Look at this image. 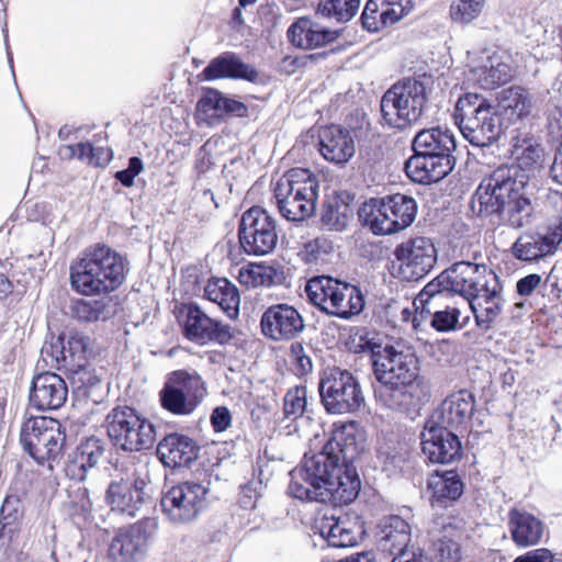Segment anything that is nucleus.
<instances>
[{
	"label": "nucleus",
	"mask_w": 562,
	"mask_h": 562,
	"mask_svg": "<svg viewBox=\"0 0 562 562\" xmlns=\"http://www.w3.org/2000/svg\"><path fill=\"white\" fill-rule=\"evenodd\" d=\"M431 548L439 562H465L470 538L467 520L461 515H440L429 529Z\"/></svg>",
	"instance_id": "9d476101"
},
{
	"label": "nucleus",
	"mask_w": 562,
	"mask_h": 562,
	"mask_svg": "<svg viewBox=\"0 0 562 562\" xmlns=\"http://www.w3.org/2000/svg\"><path fill=\"white\" fill-rule=\"evenodd\" d=\"M453 117L463 137L477 147L492 145L505 130L496 108L477 93L459 97Z\"/></svg>",
	"instance_id": "423d86ee"
},
{
	"label": "nucleus",
	"mask_w": 562,
	"mask_h": 562,
	"mask_svg": "<svg viewBox=\"0 0 562 562\" xmlns=\"http://www.w3.org/2000/svg\"><path fill=\"white\" fill-rule=\"evenodd\" d=\"M479 328L488 330L501 315L504 304L502 285L497 276H490V283L469 301Z\"/></svg>",
	"instance_id": "393cba45"
},
{
	"label": "nucleus",
	"mask_w": 562,
	"mask_h": 562,
	"mask_svg": "<svg viewBox=\"0 0 562 562\" xmlns=\"http://www.w3.org/2000/svg\"><path fill=\"white\" fill-rule=\"evenodd\" d=\"M422 451L431 463L449 464L462 457L459 437L449 428L427 420L420 435Z\"/></svg>",
	"instance_id": "f3484780"
},
{
	"label": "nucleus",
	"mask_w": 562,
	"mask_h": 562,
	"mask_svg": "<svg viewBox=\"0 0 562 562\" xmlns=\"http://www.w3.org/2000/svg\"><path fill=\"white\" fill-rule=\"evenodd\" d=\"M450 290L468 301L475 296L490 283V276H496L485 265L459 261L447 269Z\"/></svg>",
	"instance_id": "aec40b11"
},
{
	"label": "nucleus",
	"mask_w": 562,
	"mask_h": 562,
	"mask_svg": "<svg viewBox=\"0 0 562 562\" xmlns=\"http://www.w3.org/2000/svg\"><path fill=\"white\" fill-rule=\"evenodd\" d=\"M139 501L140 492L138 488L133 491L127 482L112 483L108 488L106 502L114 510L135 516Z\"/></svg>",
	"instance_id": "a18cd8bd"
},
{
	"label": "nucleus",
	"mask_w": 562,
	"mask_h": 562,
	"mask_svg": "<svg viewBox=\"0 0 562 562\" xmlns=\"http://www.w3.org/2000/svg\"><path fill=\"white\" fill-rule=\"evenodd\" d=\"M430 318V326L440 333L456 330L459 324L460 310L456 306L429 307V312L417 311L412 319L414 329L418 330L423 323Z\"/></svg>",
	"instance_id": "4c0bfd02"
},
{
	"label": "nucleus",
	"mask_w": 562,
	"mask_h": 562,
	"mask_svg": "<svg viewBox=\"0 0 562 562\" xmlns=\"http://www.w3.org/2000/svg\"><path fill=\"white\" fill-rule=\"evenodd\" d=\"M102 454L101 441L97 438H88L78 447L74 463L85 473L99 462Z\"/></svg>",
	"instance_id": "864d4df0"
},
{
	"label": "nucleus",
	"mask_w": 562,
	"mask_h": 562,
	"mask_svg": "<svg viewBox=\"0 0 562 562\" xmlns=\"http://www.w3.org/2000/svg\"><path fill=\"white\" fill-rule=\"evenodd\" d=\"M540 235L551 252L554 254L562 243V217L550 218L546 232Z\"/></svg>",
	"instance_id": "0e129e2a"
},
{
	"label": "nucleus",
	"mask_w": 562,
	"mask_h": 562,
	"mask_svg": "<svg viewBox=\"0 0 562 562\" xmlns=\"http://www.w3.org/2000/svg\"><path fill=\"white\" fill-rule=\"evenodd\" d=\"M232 423L231 412L225 406L216 407L211 415V424L216 432L226 430Z\"/></svg>",
	"instance_id": "774afa93"
},
{
	"label": "nucleus",
	"mask_w": 562,
	"mask_h": 562,
	"mask_svg": "<svg viewBox=\"0 0 562 562\" xmlns=\"http://www.w3.org/2000/svg\"><path fill=\"white\" fill-rule=\"evenodd\" d=\"M456 139L449 128L432 127L419 131L413 139L415 155L405 162V172L417 183H435L454 168Z\"/></svg>",
	"instance_id": "7ed1b4c3"
},
{
	"label": "nucleus",
	"mask_w": 562,
	"mask_h": 562,
	"mask_svg": "<svg viewBox=\"0 0 562 562\" xmlns=\"http://www.w3.org/2000/svg\"><path fill=\"white\" fill-rule=\"evenodd\" d=\"M507 519L508 531L517 547L527 548L540 542L544 526L538 517L515 506L508 510Z\"/></svg>",
	"instance_id": "cd10ccee"
},
{
	"label": "nucleus",
	"mask_w": 562,
	"mask_h": 562,
	"mask_svg": "<svg viewBox=\"0 0 562 562\" xmlns=\"http://www.w3.org/2000/svg\"><path fill=\"white\" fill-rule=\"evenodd\" d=\"M341 30H331L308 18H301L288 30L290 42L302 49H314L335 42Z\"/></svg>",
	"instance_id": "bb28decb"
},
{
	"label": "nucleus",
	"mask_w": 562,
	"mask_h": 562,
	"mask_svg": "<svg viewBox=\"0 0 562 562\" xmlns=\"http://www.w3.org/2000/svg\"><path fill=\"white\" fill-rule=\"evenodd\" d=\"M391 562H430V560L423 549L406 547L398 551Z\"/></svg>",
	"instance_id": "338daca9"
},
{
	"label": "nucleus",
	"mask_w": 562,
	"mask_h": 562,
	"mask_svg": "<svg viewBox=\"0 0 562 562\" xmlns=\"http://www.w3.org/2000/svg\"><path fill=\"white\" fill-rule=\"evenodd\" d=\"M383 19L387 26L393 25L411 10V0H383Z\"/></svg>",
	"instance_id": "680f3d73"
},
{
	"label": "nucleus",
	"mask_w": 562,
	"mask_h": 562,
	"mask_svg": "<svg viewBox=\"0 0 562 562\" xmlns=\"http://www.w3.org/2000/svg\"><path fill=\"white\" fill-rule=\"evenodd\" d=\"M382 198L400 232L414 223L417 215V203L414 198L402 193L389 194Z\"/></svg>",
	"instance_id": "37998d69"
},
{
	"label": "nucleus",
	"mask_w": 562,
	"mask_h": 562,
	"mask_svg": "<svg viewBox=\"0 0 562 562\" xmlns=\"http://www.w3.org/2000/svg\"><path fill=\"white\" fill-rule=\"evenodd\" d=\"M258 487H261V483L259 482H250L243 486L241 495H240V506L245 509H252L257 505V501L259 497Z\"/></svg>",
	"instance_id": "69168bd1"
},
{
	"label": "nucleus",
	"mask_w": 562,
	"mask_h": 562,
	"mask_svg": "<svg viewBox=\"0 0 562 562\" xmlns=\"http://www.w3.org/2000/svg\"><path fill=\"white\" fill-rule=\"evenodd\" d=\"M344 283L329 276H317L306 282L305 292L313 305L331 315L335 296L344 289Z\"/></svg>",
	"instance_id": "72a5a7b5"
},
{
	"label": "nucleus",
	"mask_w": 562,
	"mask_h": 562,
	"mask_svg": "<svg viewBox=\"0 0 562 562\" xmlns=\"http://www.w3.org/2000/svg\"><path fill=\"white\" fill-rule=\"evenodd\" d=\"M108 435L113 443L126 451L140 447V417L131 407H116L105 419Z\"/></svg>",
	"instance_id": "6ab92c4d"
},
{
	"label": "nucleus",
	"mask_w": 562,
	"mask_h": 562,
	"mask_svg": "<svg viewBox=\"0 0 562 562\" xmlns=\"http://www.w3.org/2000/svg\"><path fill=\"white\" fill-rule=\"evenodd\" d=\"M0 515L2 528L19 521L23 515V506L19 497L13 495L7 496L2 504Z\"/></svg>",
	"instance_id": "e2e57ef3"
},
{
	"label": "nucleus",
	"mask_w": 562,
	"mask_h": 562,
	"mask_svg": "<svg viewBox=\"0 0 562 562\" xmlns=\"http://www.w3.org/2000/svg\"><path fill=\"white\" fill-rule=\"evenodd\" d=\"M324 448L340 457L344 467H353V462L364 450V437L355 422L336 426Z\"/></svg>",
	"instance_id": "5701e85b"
},
{
	"label": "nucleus",
	"mask_w": 562,
	"mask_h": 562,
	"mask_svg": "<svg viewBox=\"0 0 562 562\" xmlns=\"http://www.w3.org/2000/svg\"><path fill=\"white\" fill-rule=\"evenodd\" d=\"M262 335L273 341L295 339L305 328L304 318L292 305L279 303L269 306L261 315Z\"/></svg>",
	"instance_id": "dca6fc26"
},
{
	"label": "nucleus",
	"mask_w": 562,
	"mask_h": 562,
	"mask_svg": "<svg viewBox=\"0 0 562 562\" xmlns=\"http://www.w3.org/2000/svg\"><path fill=\"white\" fill-rule=\"evenodd\" d=\"M342 286L344 289L335 296L334 308L330 316L350 319L363 311L366 301L363 293L358 286L347 282H345Z\"/></svg>",
	"instance_id": "79ce46f5"
},
{
	"label": "nucleus",
	"mask_w": 562,
	"mask_h": 562,
	"mask_svg": "<svg viewBox=\"0 0 562 562\" xmlns=\"http://www.w3.org/2000/svg\"><path fill=\"white\" fill-rule=\"evenodd\" d=\"M359 220L364 227L376 236H386L398 233V228L386 210L383 198H372L366 201L358 212Z\"/></svg>",
	"instance_id": "2f4dec72"
},
{
	"label": "nucleus",
	"mask_w": 562,
	"mask_h": 562,
	"mask_svg": "<svg viewBox=\"0 0 562 562\" xmlns=\"http://www.w3.org/2000/svg\"><path fill=\"white\" fill-rule=\"evenodd\" d=\"M512 252L520 261H536L552 255L540 233L519 236L512 246Z\"/></svg>",
	"instance_id": "de8ad7c7"
},
{
	"label": "nucleus",
	"mask_w": 562,
	"mask_h": 562,
	"mask_svg": "<svg viewBox=\"0 0 562 562\" xmlns=\"http://www.w3.org/2000/svg\"><path fill=\"white\" fill-rule=\"evenodd\" d=\"M412 538V528L409 524L401 516L391 515L381 519L378 526L376 543L378 548L392 554L394 551H401L408 547Z\"/></svg>",
	"instance_id": "7c9ffc66"
},
{
	"label": "nucleus",
	"mask_w": 562,
	"mask_h": 562,
	"mask_svg": "<svg viewBox=\"0 0 562 562\" xmlns=\"http://www.w3.org/2000/svg\"><path fill=\"white\" fill-rule=\"evenodd\" d=\"M357 352L369 351L375 398L385 407L408 411L416 404L414 392L417 389V363L414 355L401 342L381 345L367 336H360Z\"/></svg>",
	"instance_id": "f03ea898"
},
{
	"label": "nucleus",
	"mask_w": 562,
	"mask_h": 562,
	"mask_svg": "<svg viewBox=\"0 0 562 562\" xmlns=\"http://www.w3.org/2000/svg\"><path fill=\"white\" fill-rule=\"evenodd\" d=\"M124 279V259L104 245L94 247L70 267L71 288L86 296L110 293Z\"/></svg>",
	"instance_id": "20e7f679"
},
{
	"label": "nucleus",
	"mask_w": 562,
	"mask_h": 562,
	"mask_svg": "<svg viewBox=\"0 0 562 562\" xmlns=\"http://www.w3.org/2000/svg\"><path fill=\"white\" fill-rule=\"evenodd\" d=\"M168 384L173 389H178L195 407L199 406L206 394L204 383L195 372L184 370L175 371Z\"/></svg>",
	"instance_id": "49530a36"
},
{
	"label": "nucleus",
	"mask_w": 562,
	"mask_h": 562,
	"mask_svg": "<svg viewBox=\"0 0 562 562\" xmlns=\"http://www.w3.org/2000/svg\"><path fill=\"white\" fill-rule=\"evenodd\" d=\"M475 408L474 395L468 390H460L447 396L428 420L430 425L446 428H460L471 419Z\"/></svg>",
	"instance_id": "412c9836"
},
{
	"label": "nucleus",
	"mask_w": 562,
	"mask_h": 562,
	"mask_svg": "<svg viewBox=\"0 0 562 562\" xmlns=\"http://www.w3.org/2000/svg\"><path fill=\"white\" fill-rule=\"evenodd\" d=\"M160 401L164 408L176 415H189L196 408L178 389H173L170 384H166L161 390Z\"/></svg>",
	"instance_id": "5fc2aeb1"
},
{
	"label": "nucleus",
	"mask_w": 562,
	"mask_h": 562,
	"mask_svg": "<svg viewBox=\"0 0 562 562\" xmlns=\"http://www.w3.org/2000/svg\"><path fill=\"white\" fill-rule=\"evenodd\" d=\"M319 153L327 161L344 166L356 153L351 132L338 125L322 127L318 133Z\"/></svg>",
	"instance_id": "b1692460"
},
{
	"label": "nucleus",
	"mask_w": 562,
	"mask_h": 562,
	"mask_svg": "<svg viewBox=\"0 0 562 562\" xmlns=\"http://www.w3.org/2000/svg\"><path fill=\"white\" fill-rule=\"evenodd\" d=\"M435 79L423 74L403 78L386 90L381 99V113L385 123L404 130L417 123L428 108Z\"/></svg>",
	"instance_id": "39448f33"
},
{
	"label": "nucleus",
	"mask_w": 562,
	"mask_h": 562,
	"mask_svg": "<svg viewBox=\"0 0 562 562\" xmlns=\"http://www.w3.org/2000/svg\"><path fill=\"white\" fill-rule=\"evenodd\" d=\"M247 115L248 106L245 103L213 88H206L196 103V119L207 126L217 125L227 117Z\"/></svg>",
	"instance_id": "a211bd4d"
},
{
	"label": "nucleus",
	"mask_w": 562,
	"mask_h": 562,
	"mask_svg": "<svg viewBox=\"0 0 562 562\" xmlns=\"http://www.w3.org/2000/svg\"><path fill=\"white\" fill-rule=\"evenodd\" d=\"M318 183L307 169H291L274 187L279 213L288 221L299 222L315 211Z\"/></svg>",
	"instance_id": "0eeeda50"
},
{
	"label": "nucleus",
	"mask_w": 562,
	"mask_h": 562,
	"mask_svg": "<svg viewBox=\"0 0 562 562\" xmlns=\"http://www.w3.org/2000/svg\"><path fill=\"white\" fill-rule=\"evenodd\" d=\"M359 8L360 0H325L318 3L316 15L338 23H346L357 14Z\"/></svg>",
	"instance_id": "09e8293b"
},
{
	"label": "nucleus",
	"mask_w": 562,
	"mask_h": 562,
	"mask_svg": "<svg viewBox=\"0 0 562 562\" xmlns=\"http://www.w3.org/2000/svg\"><path fill=\"white\" fill-rule=\"evenodd\" d=\"M89 346V338L82 334H74L67 341V347L64 339L58 337L55 341L50 342V347L56 349L53 356L56 362L66 361L68 358L72 360H81L85 358Z\"/></svg>",
	"instance_id": "8fccbe9b"
},
{
	"label": "nucleus",
	"mask_w": 562,
	"mask_h": 562,
	"mask_svg": "<svg viewBox=\"0 0 562 562\" xmlns=\"http://www.w3.org/2000/svg\"><path fill=\"white\" fill-rule=\"evenodd\" d=\"M432 504L443 505L447 501H457L463 493V483L454 471L431 475L428 481Z\"/></svg>",
	"instance_id": "ea45409f"
},
{
	"label": "nucleus",
	"mask_w": 562,
	"mask_h": 562,
	"mask_svg": "<svg viewBox=\"0 0 562 562\" xmlns=\"http://www.w3.org/2000/svg\"><path fill=\"white\" fill-rule=\"evenodd\" d=\"M510 154L517 161L515 167L527 172V170L536 168L540 165L543 157V147L529 133H521L519 128L513 131L510 138Z\"/></svg>",
	"instance_id": "473e14b6"
},
{
	"label": "nucleus",
	"mask_w": 562,
	"mask_h": 562,
	"mask_svg": "<svg viewBox=\"0 0 562 562\" xmlns=\"http://www.w3.org/2000/svg\"><path fill=\"white\" fill-rule=\"evenodd\" d=\"M67 394L65 381L58 374L45 372L34 378L30 402L40 411L57 409L65 404Z\"/></svg>",
	"instance_id": "a878e982"
},
{
	"label": "nucleus",
	"mask_w": 562,
	"mask_h": 562,
	"mask_svg": "<svg viewBox=\"0 0 562 562\" xmlns=\"http://www.w3.org/2000/svg\"><path fill=\"white\" fill-rule=\"evenodd\" d=\"M394 256L400 262L398 273L406 281L423 279L437 261L435 245L423 236L409 238L397 245Z\"/></svg>",
	"instance_id": "2eb2a0df"
},
{
	"label": "nucleus",
	"mask_w": 562,
	"mask_h": 562,
	"mask_svg": "<svg viewBox=\"0 0 562 562\" xmlns=\"http://www.w3.org/2000/svg\"><path fill=\"white\" fill-rule=\"evenodd\" d=\"M64 435L60 424L50 417L29 418L21 429V443L38 463L56 459L63 449Z\"/></svg>",
	"instance_id": "9b49d317"
},
{
	"label": "nucleus",
	"mask_w": 562,
	"mask_h": 562,
	"mask_svg": "<svg viewBox=\"0 0 562 562\" xmlns=\"http://www.w3.org/2000/svg\"><path fill=\"white\" fill-rule=\"evenodd\" d=\"M318 529L321 536L331 547L347 548L358 542V530L348 519L324 516L319 521Z\"/></svg>",
	"instance_id": "f704fd0d"
},
{
	"label": "nucleus",
	"mask_w": 562,
	"mask_h": 562,
	"mask_svg": "<svg viewBox=\"0 0 562 562\" xmlns=\"http://www.w3.org/2000/svg\"><path fill=\"white\" fill-rule=\"evenodd\" d=\"M201 75L209 81L229 78L256 82L259 77L258 71L252 66L245 64L233 53H224L212 59Z\"/></svg>",
	"instance_id": "c756f323"
},
{
	"label": "nucleus",
	"mask_w": 562,
	"mask_h": 562,
	"mask_svg": "<svg viewBox=\"0 0 562 562\" xmlns=\"http://www.w3.org/2000/svg\"><path fill=\"white\" fill-rule=\"evenodd\" d=\"M285 280L282 267L249 265L241 268L238 273V281L247 288L282 285Z\"/></svg>",
	"instance_id": "e433bc0d"
},
{
	"label": "nucleus",
	"mask_w": 562,
	"mask_h": 562,
	"mask_svg": "<svg viewBox=\"0 0 562 562\" xmlns=\"http://www.w3.org/2000/svg\"><path fill=\"white\" fill-rule=\"evenodd\" d=\"M200 447L183 435L171 434L157 446V456L169 468L190 467L199 457Z\"/></svg>",
	"instance_id": "c85d7f7f"
},
{
	"label": "nucleus",
	"mask_w": 562,
	"mask_h": 562,
	"mask_svg": "<svg viewBox=\"0 0 562 562\" xmlns=\"http://www.w3.org/2000/svg\"><path fill=\"white\" fill-rule=\"evenodd\" d=\"M307 391L304 386L290 389L283 398V414L286 419L296 420L307 408Z\"/></svg>",
	"instance_id": "6e6d98bb"
},
{
	"label": "nucleus",
	"mask_w": 562,
	"mask_h": 562,
	"mask_svg": "<svg viewBox=\"0 0 562 562\" xmlns=\"http://www.w3.org/2000/svg\"><path fill=\"white\" fill-rule=\"evenodd\" d=\"M383 0H369L361 14L362 25L370 32H378L383 27H386L384 23V16L382 14Z\"/></svg>",
	"instance_id": "bf43d9fd"
},
{
	"label": "nucleus",
	"mask_w": 562,
	"mask_h": 562,
	"mask_svg": "<svg viewBox=\"0 0 562 562\" xmlns=\"http://www.w3.org/2000/svg\"><path fill=\"white\" fill-rule=\"evenodd\" d=\"M318 391L325 409L330 414H348L364 404L358 379L348 370L337 367L323 371Z\"/></svg>",
	"instance_id": "1a4fd4ad"
},
{
	"label": "nucleus",
	"mask_w": 562,
	"mask_h": 562,
	"mask_svg": "<svg viewBox=\"0 0 562 562\" xmlns=\"http://www.w3.org/2000/svg\"><path fill=\"white\" fill-rule=\"evenodd\" d=\"M529 175L519 167L501 166L485 177L474 193L479 203V213L492 215L499 213L504 204L528 188Z\"/></svg>",
	"instance_id": "6e6552de"
},
{
	"label": "nucleus",
	"mask_w": 562,
	"mask_h": 562,
	"mask_svg": "<svg viewBox=\"0 0 562 562\" xmlns=\"http://www.w3.org/2000/svg\"><path fill=\"white\" fill-rule=\"evenodd\" d=\"M329 245L325 239L316 238L306 243L299 252L300 258L307 265H317L325 260Z\"/></svg>",
	"instance_id": "052dcab7"
},
{
	"label": "nucleus",
	"mask_w": 562,
	"mask_h": 562,
	"mask_svg": "<svg viewBox=\"0 0 562 562\" xmlns=\"http://www.w3.org/2000/svg\"><path fill=\"white\" fill-rule=\"evenodd\" d=\"M238 237L247 255L265 256L272 252L278 243L274 217L260 206L250 207L241 215Z\"/></svg>",
	"instance_id": "f8f14e48"
},
{
	"label": "nucleus",
	"mask_w": 562,
	"mask_h": 562,
	"mask_svg": "<svg viewBox=\"0 0 562 562\" xmlns=\"http://www.w3.org/2000/svg\"><path fill=\"white\" fill-rule=\"evenodd\" d=\"M532 94L519 86L503 89L497 97L495 106L505 130L524 122L533 109Z\"/></svg>",
	"instance_id": "4be33fe9"
},
{
	"label": "nucleus",
	"mask_w": 562,
	"mask_h": 562,
	"mask_svg": "<svg viewBox=\"0 0 562 562\" xmlns=\"http://www.w3.org/2000/svg\"><path fill=\"white\" fill-rule=\"evenodd\" d=\"M473 78L483 89H494L512 78L510 66L498 56H488L482 65L474 67Z\"/></svg>",
	"instance_id": "58836bf2"
},
{
	"label": "nucleus",
	"mask_w": 562,
	"mask_h": 562,
	"mask_svg": "<svg viewBox=\"0 0 562 562\" xmlns=\"http://www.w3.org/2000/svg\"><path fill=\"white\" fill-rule=\"evenodd\" d=\"M289 493L301 501L342 506L359 494L360 479L355 467H344L340 457L325 448L308 457L290 472Z\"/></svg>",
	"instance_id": "f257e3e1"
},
{
	"label": "nucleus",
	"mask_w": 562,
	"mask_h": 562,
	"mask_svg": "<svg viewBox=\"0 0 562 562\" xmlns=\"http://www.w3.org/2000/svg\"><path fill=\"white\" fill-rule=\"evenodd\" d=\"M139 533L121 532L112 541L110 557L114 562H136Z\"/></svg>",
	"instance_id": "603ef678"
},
{
	"label": "nucleus",
	"mask_w": 562,
	"mask_h": 562,
	"mask_svg": "<svg viewBox=\"0 0 562 562\" xmlns=\"http://www.w3.org/2000/svg\"><path fill=\"white\" fill-rule=\"evenodd\" d=\"M72 311L75 316L83 322H98L109 316L108 302L104 300H78Z\"/></svg>",
	"instance_id": "4d7b16f0"
},
{
	"label": "nucleus",
	"mask_w": 562,
	"mask_h": 562,
	"mask_svg": "<svg viewBox=\"0 0 562 562\" xmlns=\"http://www.w3.org/2000/svg\"><path fill=\"white\" fill-rule=\"evenodd\" d=\"M484 7V0H453L450 15L459 23H470L475 20Z\"/></svg>",
	"instance_id": "13d9d810"
},
{
	"label": "nucleus",
	"mask_w": 562,
	"mask_h": 562,
	"mask_svg": "<svg viewBox=\"0 0 562 562\" xmlns=\"http://www.w3.org/2000/svg\"><path fill=\"white\" fill-rule=\"evenodd\" d=\"M206 494L207 488L204 485L187 481L165 493L160 505L170 521L186 524L196 518L204 508Z\"/></svg>",
	"instance_id": "4468645a"
},
{
	"label": "nucleus",
	"mask_w": 562,
	"mask_h": 562,
	"mask_svg": "<svg viewBox=\"0 0 562 562\" xmlns=\"http://www.w3.org/2000/svg\"><path fill=\"white\" fill-rule=\"evenodd\" d=\"M352 218V210L341 200L335 198L325 205L322 214V224L330 231H344Z\"/></svg>",
	"instance_id": "3c124183"
},
{
	"label": "nucleus",
	"mask_w": 562,
	"mask_h": 562,
	"mask_svg": "<svg viewBox=\"0 0 562 562\" xmlns=\"http://www.w3.org/2000/svg\"><path fill=\"white\" fill-rule=\"evenodd\" d=\"M204 295L213 303H216L231 318L236 317L239 312V291L231 281L225 278L209 280L204 288Z\"/></svg>",
	"instance_id": "c9c22d12"
},
{
	"label": "nucleus",
	"mask_w": 562,
	"mask_h": 562,
	"mask_svg": "<svg viewBox=\"0 0 562 562\" xmlns=\"http://www.w3.org/2000/svg\"><path fill=\"white\" fill-rule=\"evenodd\" d=\"M447 270L428 282L414 299L415 312H429V307H442V303L450 295V281Z\"/></svg>",
	"instance_id": "a19ab883"
},
{
	"label": "nucleus",
	"mask_w": 562,
	"mask_h": 562,
	"mask_svg": "<svg viewBox=\"0 0 562 562\" xmlns=\"http://www.w3.org/2000/svg\"><path fill=\"white\" fill-rule=\"evenodd\" d=\"M498 214H503V220L513 228H521L529 225L533 214V205L527 189L509 202L507 201Z\"/></svg>",
	"instance_id": "c03bdc74"
},
{
	"label": "nucleus",
	"mask_w": 562,
	"mask_h": 562,
	"mask_svg": "<svg viewBox=\"0 0 562 562\" xmlns=\"http://www.w3.org/2000/svg\"><path fill=\"white\" fill-rule=\"evenodd\" d=\"M179 323L183 336L200 346L207 344L228 345L235 338V329L210 317L198 304H184L179 310Z\"/></svg>",
	"instance_id": "ddd939ff"
}]
</instances>
